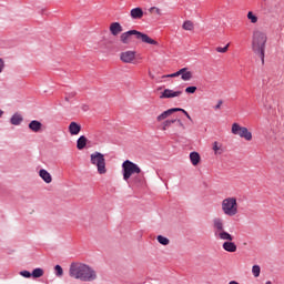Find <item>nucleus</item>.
<instances>
[{
    "instance_id": "28",
    "label": "nucleus",
    "mask_w": 284,
    "mask_h": 284,
    "mask_svg": "<svg viewBox=\"0 0 284 284\" xmlns=\"http://www.w3.org/2000/svg\"><path fill=\"white\" fill-rule=\"evenodd\" d=\"M54 270H55V276L61 278V276H63V267H61V265H55Z\"/></svg>"
},
{
    "instance_id": "37",
    "label": "nucleus",
    "mask_w": 284,
    "mask_h": 284,
    "mask_svg": "<svg viewBox=\"0 0 284 284\" xmlns=\"http://www.w3.org/2000/svg\"><path fill=\"white\" fill-rule=\"evenodd\" d=\"M221 105H223V100H219L217 104L215 105V110H221Z\"/></svg>"
},
{
    "instance_id": "7",
    "label": "nucleus",
    "mask_w": 284,
    "mask_h": 284,
    "mask_svg": "<svg viewBox=\"0 0 284 284\" xmlns=\"http://www.w3.org/2000/svg\"><path fill=\"white\" fill-rule=\"evenodd\" d=\"M91 164L95 165L98 174H108V168L105 166V155L101 152H94L90 155Z\"/></svg>"
},
{
    "instance_id": "25",
    "label": "nucleus",
    "mask_w": 284,
    "mask_h": 284,
    "mask_svg": "<svg viewBox=\"0 0 284 284\" xmlns=\"http://www.w3.org/2000/svg\"><path fill=\"white\" fill-rule=\"evenodd\" d=\"M182 28H183V30L192 31V30H194V22L186 20V21H184Z\"/></svg>"
},
{
    "instance_id": "38",
    "label": "nucleus",
    "mask_w": 284,
    "mask_h": 284,
    "mask_svg": "<svg viewBox=\"0 0 284 284\" xmlns=\"http://www.w3.org/2000/svg\"><path fill=\"white\" fill-rule=\"evenodd\" d=\"M178 123H179L180 128H185V125L183 124V122L181 120H178Z\"/></svg>"
},
{
    "instance_id": "6",
    "label": "nucleus",
    "mask_w": 284,
    "mask_h": 284,
    "mask_svg": "<svg viewBox=\"0 0 284 284\" xmlns=\"http://www.w3.org/2000/svg\"><path fill=\"white\" fill-rule=\"evenodd\" d=\"M221 207L225 216H236L239 214V200L235 196H227L222 201Z\"/></svg>"
},
{
    "instance_id": "3",
    "label": "nucleus",
    "mask_w": 284,
    "mask_h": 284,
    "mask_svg": "<svg viewBox=\"0 0 284 284\" xmlns=\"http://www.w3.org/2000/svg\"><path fill=\"white\" fill-rule=\"evenodd\" d=\"M267 47V31L262 28H254L251 38V48L255 54L265 61V48Z\"/></svg>"
},
{
    "instance_id": "9",
    "label": "nucleus",
    "mask_w": 284,
    "mask_h": 284,
    "mask_svg": "<svg viewBox=\"0 0 284 284\" xmlns=\"http://www.w3.org/2000/svg\"><path fill=\"white\" fill-rule=\"evenodd\" d=\"M174 112H182L184 114V116H186V119H189V121H192V116H190V113H187V111H185V109H181V108H173V109H169V110L162 112L160 115L156 116V121L159 123H161V121H165V119H168L169 116H172V114H174Z\"/></svg>"
},
{
    "instance_id": "27",
    "label": "nucleus",
    "mask_w": 284,
    "mask_h": 284,
    "mask_svg": "<svg viewBox=\"0 0 284 284\" xmlns=\"http://www.w3.org/2000/svg\"><path fill=\"white\" fill-rule=\"evenodd\" d=\"M158 242L161 244V245H170V240L163 235H159L158 236Z\"/></svg>"
},
{
    "instance_id": "13",
    "label": "nucleus",
    "mask_w": 284,
    "mask_h": 284,
    "mask_svg": "<svg viewBox=\"0 0 284 284\" xmlns=\"http://www.w3.org/2000/svg\"><path fill=\"white\" fill-rule=\"evenodd\" d=\"M183 94V91H174L172 89H165L161 95L160 99H176V97H181Z\"/></svg>"
},
{
    "instance_id": "17",
    "label": "nucleus",
    "mask_w": 284,
    "mask_h": 284,
    "mask_svg": "<svg viewBox=\"0 0 284 284\" xmlns=\"http://www.w3.org/2000/svg\"><path fill=\"white\" fill-rule=\"evenodd\" d=\"M41 128H43V124H41V122L37 121V120H32L30 123H29V129L32 131V132H40L41 131Z\"/></svg>"
},
{
    "instance_id": "36",
    "label": "nucleus",
    "mask_w": 284,
    "mask_h": 284,
    "mask_svg": "<svg viewBox=\"0 0 284 284\" xmlns=\"http://www.w3.org/2000/svg\"><path fill=\"white\" fill-rule=\"evenodd\" d=\"M3 68H6V64L3 62V59L0 58V74L3 72Z\"/></svg>"
},
{
    "instance_id": "26",
    "label": "nucleus",
    "mask_w": 284,
    "mask_h": 284,
    "mask_svg": "<svg viewBox=\"0 0 284 284\" xmlns=\"http://www.w3.org/2000/svg\"><path fill=\"white\" fill-rule=\"evenodd\" d=\"M252 274L255 278H258L261 276V266L253 265L252 267Z\"/></svg>"
},
{
    "instance_id": "10",
    "label": "nucleus",
    "mask_w": 284,
    "mask_h": 284,
    "mask_svg": "<svg viewBox=\"0 0 284 284\" xmlns=\"http://www.w3.org/2000/svg\"><path fill=\"white\" fill-rule=\"evenodd\" d=\"M174 112H182L184 114V116H186V119H189V121H192V116H190V113H187V111H185V109H181V108H173V109H169V110L162 112L160 115L156 116V121L159 123H161V121H165V119H168L169 116H172V114H174Z\"/></svg>"
},
{
    "instance_id": "32",
    "label": "nucleus",
    "mask_w": 284,
    "mask_h": 284,
    "mask_svg": "<svg viewBox=\"0 0 284 284\" xmlns=\"http://www.w3.org/2000/svg\"><path fill=\"white\" fill-rule=\"evenodd\" d=\"M20 276H23L24 278H30L32 276V273H30V271H21Z\"/></svg>"
},
{
    "instance_id": "2",
    "label": "nucleus",
    "mask_w": 284,
    "mask_h": 284,
    "mask_svg": "<svg viewBox=\"0 0 284 284\" xmlns=\"http://www.w3.org/2000/svg\"><path fill=\"white\" fill-rule=\"evenodd\" d=\"M213 230H214V236L215 239H219L220 241H225L222 245L223 250L225 252L234 253L236 252L237 247L234 244V236L227 231H225V222L221 217H214L213 219Z\"/></svg>"
},
{
    "instance_id": "21",
    "label": "nucleus",
    "mask_w": 284,
    "mask_h": 284,
    "mask_svg": "<svg viewBox=\"0 0 284 284\" xmlns=\"http://www.w3.org/2000/svg\"><path fill=\"white\" fill-rule=\"evenodd\" d=\"M246 19L250 21V23H253V26H256V23H258V16H256V13H254L253 11L247 12Z\"/></svg>"
},
{
    "instance_id": "34",
    "label": "nucleus",
    "mask_w": 284,
    "mask_h": 284,
    "mask_svg": "<svg viewBox=\"0 0 284 284\" xmlns=\"http://www.w3.org/2000/svg\"><path fill=\"white\" fill-rule=\"evenodd\" d=\"M170 125H172V123L170 122V120H166L162 123V130L163 132H165V130H168V128H170Z\"/></svg>"
},
{
    "instance_id": "5",
    "label": "nucleus",
    "mask_w": 284,
    "mask_h": 284,
    "mask_svg": "<svg viewBox=\"0 0 284 284\" xmlns=\"http://www.w3.org/2000/svg\"><path fill=\"white\" fill-rule=\"evenodd\" d=\"M132 37H135V39H138V41H141L142 43H148L149 45H159V42L156 40L136 30H129L121 33L120 42H122L123 45H130V43H132Z\"/></svg>"
},
{
    "instance_id": "1",
    "label": "nucleus",
    "mask_w": 284,
    "mask_h": 284,
    "mask_svg": "<svg viewBox=\"0 0 284 284\" xmlns=\"http://www.w3.org/2000/svg\"><path fill=\"white\" fill-rule=\"evenodd\" d=\"M69 276L75 278V281H82L84 283H92L99 278L97 271L92 266L80 262L71 263L69 267Z\"/></svg>"
},
{
    "instance_id": "23",
    "label": "nucleus",
    "mask_w": 284,
    "mask_h": 284,
    "mask_svg": "<svg viewBox=\"0 0 284 284\" xmlns=\"http://www.w3.org/2000/svg\"><path fill=\"white\" fill-rule=\"evenodd\" d=\"M43 274H45V272L43 271V268L38 267L34 268L31 273L32 278H41V276H43Z\"/></svg>"
},
{
    "instance_id": "20",
    "label": "nucleus",
    "mask_w": 284,
    "mask_h": 284,
    "mask_svg": "<svg viewBox=\"0 0 284 284\" xmlns=\"http://www.w3.org/2000/svg\"><path fill=\"white\" fill-rule=\"evenodd\" d=\"M88 145V138L85 135H81L77 141L78 150H83Z\"/></svg>"
},
{
    "instance_id": "40",
    "label": "nucleus",
    "mask_w": 284,
    "mask_h": 284,
    "mask_svg": "<svg viewBox=\"0 0 284 284\" xmlns=\"http://www.w3.org/2000/svg\"><path fill=\"white\" fill-rule=\"evenodd\" d=\"M3 116V110L0 109V119Z\"/></svg>"
},
{
    "instance_id": "41",
    "label": "nucleus",
    "mask_w": 284,
    "mask_h": 284,
    "mask_svg": "<svg viewBox=\"0 0 284 284\" xmlns=\"http://www.w3.org/2000/svg\"><path fill=\"white\" fill-rule=\"evenodd\" d=\"M265 284H272V282H271V281H267Z\"/></svg>"
},
{
    "instance_id": "19",
    "label": "nucleus",
    "mask_w": 284,
    "mask_h": 284,
    "mask_svg": "<svg viewBox=\"0 0 284 284\" xmlns=\"http://www.w3.org/2000/svg\"><path fill=\"white\" fill-rule=\"evenodd\" d=\"M190 161H191L192 165H194V166L199 165V163H201V155L199 154V152H191Z\"/></svg>"
},
{
    "instance_id": "35",
    "label": "nucleus",
    "mask_w": 284,
    "mask_h": 284,
    "mask_svg": "<svg viewBox=\"0 0 284 284\" xmlns=\"http://www.w3.org/2000/svg\"><path fill=\"white\" fill-rule=\"evenodd\" d=\"M264 108H266V110H271L272 108V104H270V101L267 99L264 101Z\"/></svg>"
},
{
    "instance_id": "39",
    "label": "nucleus",
    "mask_w": 284,
    "mask_h": 284,
    "mask_svg": "<svg viewBox=\"0 0 284 284\" xmlns=\"http://www.w3.org/2000/svg\"><path fill=\"white\" fill-rule=\"evenodd\" d=\"M176 121H179V120H169V122L171 123V125H172L173 123H176Z\"/></svg>"
},
{
    "instance_id": "22",
    "label": "nucleus",
    "mask_w": 284,
    "mask_h": 284,
    "mask_svg": "<svg viewBox=\"0 0 284 284\" xmlns=\"http://www.w3.org/2000/svg\"><path fill=\"white\" fill-rule=\"evenodd\" d=\"M23 121V118L21 116V114H13L11 118V124L12 125H21V122Z\"/></svg>"
},
{
    "instance_id": "15",
    "label": "nucleus",
    "mask_w": 284,
    "mask_h": 284,
    "mask_svg": "<svg viewBox=\"0 0 284 284\" xmlns=\"http://www.w3.org/2000/svg\"><path fill=\"white\" fill-rule=\"evenodd\" d=\"M69 132L71 136H77V134H79V132H81V124L77 123V122H71L69 124Z\"/></svg>"
},
{
    "instance_id": "8",
    "label": "nucleus",
    "mask_w": 284,
    "mask_h": 284,
    "mask_svg": "<svg viewBox=\"0 0 284 284\" xmlns=\"http://www.w3.org/2000/svg\"><path fill=\"white\" fill-rule=\"evenodd\" d=\"M232 134L235 136H240V139H245L246 141H252V133L245 126H241L239 123H233L231 128Z\"/></svg>"
},
{
    "instance_id": "18",
    "label": "nucleus",
    "mask_w": 284,
    "mask_h": 284,
    "mask_svg": "<svg viewBox=\"0 0 284 284\" xmlns=\"http://www.w3.org/2000/svg\"><path fill=\"white\" fill-rule=\"evenodd\" d=\"M131 19H143V9L141 8H134L130 12Z\"/></svg>"
},
{
    "instance_id": "33",
    "label": "nucleus",
    "mask_w": 284,
    "mask_h": 284,
    "mask_svg": "<svg viewBox=\"0 0 284 284\" xmlns=\"http://www.w3.org/2000/svg\"><path fill=\"white\" fill-rule=\"evenodd\" d=\"M185 92L186 94H194V92H196V87H187Z\"/></svg>"
},
{
    "instance_id": "4",
    "label": "nucleus",
    "mask_w": 284,
    "mask_h": 284,
    "mask_svg": "<svg viewBox=\"0 0 284 284\" xmlns=\"http://www.w3.org/2000/svg\"><path fill=\"white\" fill-rule=\"evenodd\" d=\"M122 172L124 181H130V179L133 176L131 181L132 183H134V185H141L143 184V181H145V174L143 173L139 164L130 160H125L122 163Z\"/></svg>"
},
{
    "instance_id": "29",
    "label": "nucleus",
    "mask_w": 284,
    "mask_h": 284,
    "mask_svg": "<svg viewBox=\"0 0 284 284\" xmlns=\"http://www.w3.org/2000/svg\"><path fill=\"white\" fill-rule=\"evenodd\" d=\"M216 52H220L221 54H225V52H227V50H230V44H226L225 47H217Z\"/></svg>"
},
{
    "instance_id": "30",
    "label": "nucleus",
    "mask_w": 284,
    "mask_h": 284,
    "mask_svg": "<svg viewBox=\"0 0 284 284\" xmlns=\"http://www.w3.org/2000/svg\"><path fill=\"white\" fill-rule=\"evenodd\" d=\"M149 12H151V14L154 12L155 14L161 16V9L156 8V7H151L149 9Z\"/></svg>"
},
{
    "instance_id": "12",
    "label": "nucleus",
    "mask_w": 284,
    "mask_h": 284,
    "mask_svg": "<svg viewBox=\"0 0 284 284\" xmlns=\"http://www.w3.org/2000/svg\"><path fill=\"white\" fill-rule=\"evenodd\" d=\"M120 61L122 63H134L136 61V51L129 50L120 53Z\"/></svg>"
},
{
    "instance_id": "11",
    "label": "nucleus",
    "mask_w": 284,
    "mask_h": 284,
    "mask_svg": "<svg viewBox=\"0 0 284 284\" xmlns=\"http://www.w3.org/2000/svg\"><path fill=\"white\" fill-rule=\"evenodd\" d=\"M176 77H181L182 81H192L194 75L192 71H190L187 68H182L175 73L163 75V79H168V78L174 79Z\"/></svg>"
},
{
    "instance_id": "14",
    "label": "nucleus",
    "mask_w": 284,
    "mask_h": 284,
    "mask_svg": "<svg viewBox=\"0 0 284 284\" xmlns=\"http://www.w3.org/2000/svg\"><path fill=\"white\" fill-rule=\"evenodd\" d=\"M109 30L113 37H119L123 32V27L119 22H112Z\"/></svg>"
},
{
    "instance_id": "31",
    "label": "nucleus",
    "mask_w": 284,
    "mask_h": 284,
    "mask_svg": "<svg viewBox=\"0 0 284 284\" xmlns=\"http://www.w3.org/2000/svg\"><path fill=\"white\" fill-rule=\"evenodd\" d=\"M77 97V92H70L65 94L64 100L70 101V99H74Z\"/></svg>"
},
{
    "instance_id": "16",
    "label": "nucleus",
    "mask_w": 284,
    "mask_h": 284,
    "mask_svg": "<svg viewBox=\"0 0 284 284\" xmlns=\"http://www.w3.org/2000/svg\"><path fill=\"white\" fill-rule=\"evenodd\" d=\"M39 176L42 179V181H44V183H52V175L47 170L41 169L39 171Z\"/></svg>"
},
{
    "instance_id": "24",
    "label": "nucleus",
    "mask_w": 284,
    "mask_h": 284,
    "mask_svg": "<svg viewBox=\"0 0 284 284\" xmlns=\"http://www.w3.org/2000/svg\"><path fill=\"white\" fill-rule=\"evenodd\" d=\"M213 152L215 154H221L223 152V144H221L219 142H214L213 143Z\"/></svg>"
}]
</instances>
